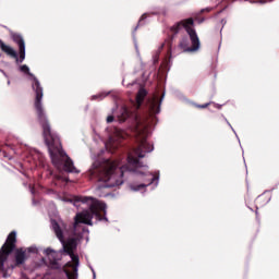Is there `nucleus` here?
<instances>
[{
	"label": "nucleus",
	"instance_id": "1",
	"mask_svg": "<svg viewBox=\"0 0 279 279\" xmlns=\"http://www.w3.org/2000/svg\"><path fill=\"white\" fill-rule=\"evenodd\" d=\"M71 202L76 208H78L80 204H86L89 210H85L83 213L76 214L73 223V234L74 238H70L64 240V230H66V223L63 221L58 222L56 220L51 221L52 230L59 239L60 243L63 245V252L71 257L72 262H69L65 267L70 269H64V274L66 279H77V267H80V256L75 255V250H77V242L82 239V234L77 233V226L80 223H85L86 226H93V217H96L97 221H106L108 222V217H106V209L108 206L106 203L97 201L92 196H73Z\"/></svg>",
	"mask_w": 279,
	"mask_h": 279
},
{
	"label": "nucleus",
	"instance_id": "2",
	"mask_svg": "<svg viewBox=\"0 0 279 279\" xmlns=\"http://www.w3.org/2000/svg\"><path fill=\"white\" fill-rule=\"evenodd\" d=\"M20 71L33 77L32 87L36 95L34 108L37 121L43 130L44 141L48 147L52 165H54L57 169H62L63 167V171L66 173H80V170L73 165V159L62 149L60 136L51 131V123L47 117V111H45V107H43V86H40V81L29 72V66L25 64L20 66Z\"/></svg>",
	"mask_w": 279,
	"mask_h": 279
},
{
	"label": "nucleus",
	"instance_id": "3",
	"mask_svg": "<svg viewBox=\"0 0 279 279\" xmlns=\"http://www.w3.org/2000/svg\"><path fill=\"white\" fill-rule=\"evenodd\" d=\"M136 141L137 147L130 150L128 154V163L119 168V162L110 159L106 160L102 171L100 172L99 180L105 182L107 189H114L123 184V175L125 173H138V169L143 167V162L138 158H145L146 154L154 151V145L147 142V126H141V121L136 119Z\"/></svg>",
	"mask_w": 279,
	"mask_h": 279
},
{
	"label": "nucleus",
	"instance_id": "4",
	"mask_svg": "<svg viewBox=\"0 0 279 279\" xmlns=\"http://www.w3.org/2000/svg\"><path fill=\"white\" fill-rule=\"evenodd\" d=\"M193 25H195V21L193 20V17H189L172 25L170 27V32L171 34H173V36H178L179 32L185 29V32L190 36L191 43H193L194 45L193 49H199V37L197 36V32L195 31V28H193Z\"/></svg>",
	"mask_w": 279,
	"mask_h": 279
},
{
	"label": "nucleus",
	"instance_id": "5",
	"mask_svg": "<svg viewBox=\"0 0 279 279\" xmlns=\"http://www.w3.org/2000/svg\"><path fill=\"white\" fill-rule=\"evenodd\" d=\"M14 250H16V231H11L0 248V272L3 274V278H8V270L4 265Z\"/></svg>",
	"mask_w": 279,
	"mask_h": 279
},
{
	"label": "nucleus",
	"instance_id": "6",
	"mask_svg": "<svg viewBox=\"0 0 279 279\" xmlns=\"http://www.w3.org/2000/svg\"><path fill=\"white\" fill-rule=\"evenodd\" d=\"M45 254L49 260V267L51 269H60L62 266L59 260H62V256L60 253L56 252L53 248H46Z\"/></svg>",
	"mask_w": 279,
	"mask_h": 279
},
{
	"label": "nucleus",
	"instance_id": "7",
	"mask_svg": "<svg viewBox=\"0 0 279 279\" xmlns=\"http://www.w3.org/2000/svg\"><path fill=\"white\" fill-rule=\"evenodd\" d=\"M146 108L149 114H158L160 112V100H158V97L149 98L146 102Z\"/></svg>",
	"mask_w": 279,
	"mask_h": 279
},
{
	"label": "nucleus",
	"instance_id": "8",
	"mask_svg": "<svg viewBox=\"0 0 279 279\" xmlns=\"http://www.w3.org/2000/svg\"><path fill=\"white\" fill-rule=\"evenodd\" d=\"M25 260H27V252L23 248H17L15 251V267L25 265Z\"/></svg>",
	"mask_w": 279,
	"mask_h": 279
},
{
	"label": "nucleus",
	"instance_id": "9",
	"mask_svg": "<svg viewBox=\"0 0 279 279\" xmlns=\"http://www.w3.org/2000/svg\"><path fill=\"white\" fill-rule=\"evenodd\" d=\"M10 36H11V40H13L15 45H17L19 50L25 49V39L23 38V35H21L20 33L12 32Z\"/></svg>",
	"mask_w": 279,
	"mask_h": 279
},
{
	"label": "nucleus",
	"instance_id": "10",
	"mask_svg": "<svg viewBox=\"0 0 279 279\" xmlns=\"http://www.w3.org/2000/svg\"><path fill=\"white\" fill-rule=\"evenodd\" d=\"M10 36H11V40H13L15 45H17L19 50L25 49V39L23 38V35H21L20 33L12 32Z\"/></svg>",
	"mask_w": 279,
	"mask_h": 279
},
{
	"label": "nucleus",
	"instance_id": "11",
	"mask_svg": "<svg viewBox=\"0 0 279 279\" xmlns=\"http://www.w3.org/2000/svg\"><path fill=\"white\" fill-rule=\"evenodd\" d=\"M0 49L3 53L9 56V58H16V50H14L12 46L5 45V43H3L1 39H0Z\"/></svg>",
	"mask_w": 279,
	"mask_h": 279
},
{
	"label": "nucleus",
	"instance_id": "12",
	"mask_svg": "<svg viewBox=\"0 0 279 279\" xmlns=\"http://www.w3.org/2000/svg\"><path fill=\"white\" fill-rule=\"evenodd\" d=\"M179 47L183 49V51H197L198 49H195V45L192 43V47H189V37H182V39L179 43Z\"/></svg>",
	"mask_w": 279,
	"mask_h": 279
},
{
	"label": "nucleus",
	"instance_id": "13",
	"mask_svg": "<svg viewBox=\"0 0 279 279\" xmlns=\"http://www.w3.org/2000/svg\"><path fill=\"white\" fill-rule=\"evenodd\" d=\"M145 97H147V90L145 88H141L136 95L137 108H141L143 106Z\"/></svg>",
	"mask_w": 279,
	"mask_h": 279
},
{
	"label": "nucleus",
	"instance_id": "14",
	"mask_svg": "<svg viewBox=\"0 0 279 279\" xmlns=\"http://www.w3.org/2000/svg\"><path fill=\"white\" fill-rule=\"evenodd\" d=\"M267 204H269V198L265 195H259L255 199L256 208H263V206H267Z\"/></svg>",
	"mask_w": 279,
	"mask_h": 279
},
{
	"label": "nucleus",
	"instance_id": "15",
	"mask_svg": "<svg viewBox=\"0 0 279 279\" xmlns=\"http://www.w3.org/2000/svg\"><path fill=\"white\" fill-rule=\"evenodd\" d=\"M130 109H128L126 107H123L121 109L120 116L118 117L120 123H125V121H128V119H130Z\"/></svg>",
	"mask_w": 279,
	"mask_h": 279
},
{
	"label": "nucleus",
	"instance_id": "16",
	"mask_svg": "<svg viewBox=\"0 0 279 279\" xmlns=\"http://www.w3.org/2000/svg\"><path fill=\"white\" fill-rule=\"evenodd\" d=\"M19 51H20V56L16 52V57H13V60H15L16 64H21L25 60V48L20 49Z\"/></svg>",
	"mask_w": 279,
	"mask_h": 279
},
{
	"label": "nucleus",
	"instance_id": "17",
	"mask_svg": "<svg viewBox=\"0 0 279 279\" xmlns=\"http://www.w3.org/2000/svg\"><path fill=\"white\" fill-rule=\"evenodd\" d=\"M157 180L156 177H151L150 181L147 184H140L137 185V189L135 191H141V189H145L146 186H149V184H154V181Z\"/></svg>",
	"mask_w": 279,
	"mask_h": 279
},
{
	"label": "nucleus",
	"instance_id": "18",
	"mask_svg": "<svg viewBox=\"0 0 279 279\" xmlns=\"http://www.w3.org/2000/svg\"><path fill=\"white\" fill-rule=\"evenodd\" d=\"M213 102H206L204 105H198V104H194V108H198L201 110H204L206 108H208V106H210Z\"/></svg>",
	"mask_w": 279,
	"mask_h": 279
},
{
	"label": "nucleus",
	"instance_id": "19",
	"mask_svg": "<svg viewBox=\"0 0 279 279\" xmlns=\"http://www.w3.org/2000/svg\"><path fill=\"white\" fill-rule=\"evenodd\" d=\"M106 97V95L104 94H100V95H95V96H92V99L95 100V99H104Z\"/></svg>",
	"mask_w": 279,
	"mask_h": 279
},
{
	"label": "nucleus",
	"instance_id": "20",
	"mask_svg": "<svg viewBox=\"0 0 279 279\" xmlns=\"http://www.w3.org/2000/svg\"><path fill=\"white\" fill-rule=\"evenodd\" d=\"M145 19H147V13H144V14L141 16V19H140V21H138V25H141V23H143V21H145Z\"/></svg>",
	"mask_w": 279,
	"mask_h": 279
},
{
	"label": "nucleus",
	"instance_id": "21",
	"mask_svg": "<svg viewBox=\"0 0 279 279\" xmlns=\"http://www.w3.org/2000/svg\"><path fill=\"white\" fill-rule=\"evenodd\" d=\"M112 121H114V116H109L107 118V123H112Z\"/></svg>",
	"mask_w": 279,
	"mask_h": 279
},
{
	"label": "nucleus",
	"instance_id": "22",
	"mask_svg": "<svg viewBox=\"0 0 279 279\" xmlns=\"http://www.w3.org/2000/svg\"><path fill=\"white\" fill-rule=\"evenodd\" d=\"M210 10H213V9L207 8V9H203L202 12H210Z\"/></svg>",
	"mask_w": 279,
	"mask_h": 279
}]
</instances>
